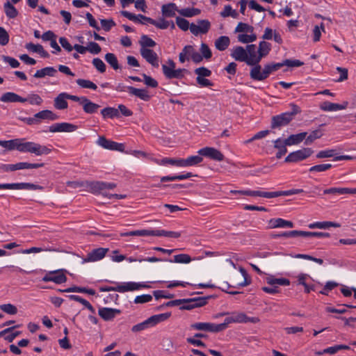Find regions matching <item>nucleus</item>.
<instances>
[{"label":"nucleus","instance_id":"obj_1","mask_svg":"<svg viewBox=\"0 0 356 356\" xmlns=\"http://www.w3.org/2000/svg\"><path fill=\"white\" fill-rule=\"evenodd\" d=\"M17 150L21 152H29L36 156L47 155L51 152V149L45 145L33 142H22V139H18Z\"/></svg>","mask_w":356,"mask_h":356},{"label":"nucleus","instance_id":"obj_2","mask_svg":"<svg viewBox=\"0 0 356 356\" xmlns=\"http://www.w3.org/2000/svg\"><path fill=\"white\" fill-rule=\"evenodd\" d=\"M259 322L257 317H249L244 312H233L229 313V316L225 318L224 322L220 323L222 331L225 330L231 323H257Z\"/></svg>","mask_w":356,"mask_h":356},{"label":"nucleus","instance_id":"obj_3","mask_svg":"<svg viewBox=\"0 0 356 356\" xmlns=\"http://www.w3.org/2000/svg\"><path fill=\"white\" fill-rule=\"evenodd\" d=\"M170 316L171 314L169 312L152 316L143 322L134 325L131 327V331L133 332H138L147 330L149 327L155 326L156 324L161 322L166 321L170 318Z\"/></svg>","mask_w":356,"mask_h":356},{"label":"nucleus","instance_id":"obj_4","mask_svg":"<svg viewBox=\"0 0 356 356\" xmlns=\"http://www.w3.org/2000/svg\"><path fill=\"white\" fill-rule=\"evenodd\" d=\"M291 111L282 113L280 115L273 117L271 127L272 128H277L287 125L293 118L294 115L300 113V108L291 104Z\"/></svg>","mask_w":356,"mask_h":356},{"label":"nucleus","instance_id":"obj_5","mask_svg":"<svg viewBox=\"0 0 356 356\" xmlns=\"http://www.w3.org/2000/svg\"><path fill=\"white\" fill-rule=\"evenodd\" d=\"M200 156H191L186 159L164 158L159 163L161 165L170 164L177 167H188L195 165L202 161Z\"/></svg>","mask_w":356,"mask_h":356},{"label":"nucleus","instance_id":"obj_6","mask_svg":"<svg viewBox=\"0 0 356 356\" xmlns=\"http://www.w3.org/2000/svg\"><path fill=\"white\" fill-rule=\"evenodd\" d=\"M161 67L164 76L168 79H181L187 72V70L184 68L176 69V64L171 59H169L165 64H163Z\"/></svg>","mask_w":356,"mask_h":356},{"label":"nucleus","instance_id":"obj_7","mask_svg":"<svg viewBox=\"0 0 356 356\" xmlns=\"http://www.w3.org/2000/svg\"><path fill=\"white\" fill-rule=\"evenodd\" d=\"M85 188L87 191L92 193H102L105 190H111L116 187L115 183H108L104 181H84Z\"/></svg>","mask_w":356,"mask_h":356},{"label":"nucleus","instance_id":"obj_8","mask_svg":"<svg viewBox=\"0 0 356 356\" xmlns=\"http://www.w3.org/2000/svg\"><path fill=\"white\" fill-rule=\"evenodd\" d=\"M230 282L234 288L243 287L250 284L246 270L241 267L239 268L238 273H234L231 276Z\"/></svg>","mask_w":356,"mask_h":356},{"label":"nucleus","instance_id":"obj_9","mask_svg":"<svg viewBox=\"0 0 356 356\" xmlns=\"http://www.w3.org/2000/svg\"><path fill=\"white\" fill-rule=\"evenodd\" d=\"M314 151L309 147H304L301 149L291 152L286 158L285 162L297 163L309 157Z\"/></svg>","mask_w":356,"mask_h":356},{"label":"nucleus","instance_id":"obj_10","mask_svg":"<svg viewBox=\"0 0 356 356\" xmlns=\"http://www.w3.org/2000/svg\"><path fill=\"white\" fill-rule=\"evenodd\" d=\"M271 73L268 64L264 65L261 71V66L258 63L256 66L252 67L250 72L251 79L255 81H264L267 79Z\"/></svg>","mask_w":356,"mask_h":356},{"label":"nucleus","instance_id":"obj_11","mask_svg":"<svg viewBox=\"0 0 356 356\" xmlns=\"http://www.w3.org/2000/svg\"><path fill=\"white\" fill-rule=\"evenodd\" d=\"M191 329L194 330H201L209 332H222L220 324H215L212 323H195L191 325Z\"/></svg>","mask_w":356,"mask_h":356},{"label":"nucleus","instance_id":"obj_12","mask_svg":"<svg viewBox=\"0 0 356 356\" xmlns=\"http://www.w3.org/2000/svg\"><path fill=\"white\" fill-rule=\"evenodd\" d=\"M0 189L10 190H42V187L31 183L0 184Z\"/></svg>","mask_w":356,"mask_h":356},{"label":"nucleus","instance_id":"obj_13","mask_svg":"<svg viewBox=\"0 0 356 356\" xmlns=\"http://www.w3.org/2000/svg\"><path fill=\"white\" fill-rule=\"evenodd\" d=\"M109 251L108 248H99L88 252L83 259V263L95 262L102 260Z\"/></svg>","mask_w":356,"mask_h":356},{"label":"nucleus","instance_id":"obj_14","mask_svg":"<svg viewBox=\"0 0 356 356\" xmlns=\"http://www.w3.org/2000/svg\"><path fill=\"white\" fill-rule=\"evenodd\" d=\"M97 144L102 147L109 150H116L121 152L124 150V144L108 140L104 136H99L97 140Z\"/></svg>","mask_w":356,"mask_h":356},{"label":"nucleus","instance_id":"obj_15","mask_svg":"<svg viewBox=\"0 0 356 356\" xmlns=\"http://www.w3.org/2000/svg\"><path fill=\"white\" fill-rule=\"evenodd\" d=\"M246 52L248 53L247 65L250 66H256L261 60L260 54L255 44H248L246 46Z\"/></svg>","mask_w":356,"mask_h":356},{"label":"nucleus","instance_id":"obj_16","mask_svg":"<svg viewBox=\"0 0 356 356\" xmlns=\"http://www.w3.org/2000/svg\"><path fill=\"white\" fill-rule=\"evenodd\" d=\"M211 24L207 19H201L197 21V24H191L190 31L195 35L206 34L210 29Z\"/></svg>","mask_w":356,"mask_h":356},{"label":"nucleus","instance_id":"obj_17","mask_svg":"<svg viewBox=\"0 0 356 356\" xmlns=\"http://www.w3.org/2000/svg\"><path fill=\"white\" fill-rule=\"evenodd\" d=\"M67 277L61 270L49 271L42 277L44 282H53L56 284L65 283Z\"/></svg>","mask_w":356,"mask_h":356},{"label":"nucleus","instance_id":"obj_18","mask_svg":"<svg viewBox=\"0 0 356 356\" xmlns=\"http://www.w3.org/2000/svg\"><path fill=\"white\" fill-rule=\"evenodd\" d=\"M200 156H203L211 159L221 161L224 160V155L218 149L213 147H206L198 151Z\"/></svg>","mask_w":356,"mask_h":356},{"label":"nucleus","instance_id":"obj_19","mask_svg":"<svg viewBox=\"0 0 356 356\" xmlns=\"http://www.w3.org/2000/svg\"><path fill=\"white\" fill-rule=\"evenodd\" d=\"M77 129V126L68 122L55 123L49 127V131L55 132H73Z\"/></svg>","mask_w":356,"mask_h":356},{"label":"nucleus","instance_id":"obj_20","mask_svg":"<svg viewBox=\"0 0 356 356\" xmlns=\"http://www.w3.org/2000/svg\"><path fill=\"white\" fill-rule=\"evenodd\" d=\"M121 15L127 17L129 20H131L135 22H140L142 24H146L147 23H149L154 25V24H155L154 19L143 15H136L126 10L121 11Z\"/></svg>","mask_w":356,"mask_h":356},{"label":"nucleus","instance_id":"obj_21","mask_svg":"<svg viewBox=\"0 0 356 356\" xmlns=\"http://www.w3.org/2000/svg\"><path fill=\"white\" fill-rule=\"evenodd\" d=\"M142 57L154 67H159V56L152 49L140 48Z\"/></svg>","mask_w":356,"mask_h":356},{"label":"nucleus","instance_id":"obj_22","mask_svg":"<svg viewBox=\"0 0 356 356\" xmlns=\"http://www.w3.org/2000/svg\"><path fill=\"white\" fill-rule=\"evenodd\" d=\"M143 287H147L145 284L136 283V282H124L116 286V291L120 293H124L126 291H133L138 290Z\"/></svg>","mask_w":356,"mask_h":356},{"label":"nucleus","instance_id":"obj_23","mask_svg":"<svg viewBox=\"0 0 356 356\" xmlns=\"http://www.w3.org/2000/svg\"><path fill=\"white\" fill-rule=\"evenodd\" d=\"M120 313V310L118 309H113L108 307H102L98 311L99 315L104 321H111Z\"/></svg>","mask_w":356,"mask_h":356},{"label":"nucleus","instance_id":"obj_24","mask_svg":"<svg viewBox=\"0 0 356 356\" xmlns=\"http://www.w3.org/2000/svg\"><path fill=\"white\" fill-rule=\"evenodd\" d=\"M231 56L236 60L245 62L247 63L248 53L246 52V48L244 49L241 46H237L233 48L232 50Z\"/></svg>","mask_w":356,"mask_h":356},{"label":"nucleus","instance_id":"obj_25","mask_svg":"<svg viewBox=\"0 0 356 356\" xmlns=\"http://www.w3.org/2000/svg\"><path fill=\"white\" fill-rule=\"evenodd\" d=\"M0 100L3 102H21L24 103L26 102V99L24 97H20L17 94L13 92H7L3 93L1 97Z\"/></svg>","mask_w":356,"mask_h":356},{"label":"nucleus","instance_id":"obj_26","mask_svg":"<svg viewBox=\"0 0 356 356\" xmlns=\"http://www.w3.org/2000/svg\"><path fill=\"white\" fill-rule=\"evenodd\" d=\"M348 102H344L343 104H339L336 103H332L330 102H324L320 106L321 110L324 111H336L339 110H343L346 108Z\"/></svg>","mask_w":356,"mask_h":356},{"label":"nucleus","instance_id":"obj_27","mask_svg":"<svg viewBox=\"0 0 356 356\" xmlns=\"http://www.w3.org/2000/svg\"><path fill=\"white\" fill-rule=\"evenodd\" d=\"M128 92L130 95L136 96L143 101H149L151 98L148 91L145 89L136 88L134 87H129Z\"/></svg>","mask_w":356,"mask_h":356},{"label":"nucleus","instance_id":"obj_28","mask_svg":"<svg viewBox=\"0 0 356 356\" xmlns=\"http://www.w3.org/2000/svg\"><path fill=\"white\" fill-rule=\"evenodd\" d=\"M195 48L192 45L185 46L182 51L179 53V60L181 63H185L186 60L191 59L193 55Z\"/></svg>","mask_w":356,"mask_h":356},{"label":"nucleus","instance_id":"obj_29","mask_svg":"<svg viewBox=\"0 0 356 356\" xmlns=\"http://www.w3.org/2000/svg\"><path fill=\"white\" fill-rule=\"evenodd\" d=\"M269 224L271 228H291L293 227V223L291 221L282 218L271 219Z\"/></svg>","mask_w":356,"mask_h":356},{"label":"nucleus","instance_id":"obj_30","mask_svg":"<svg viewBox=\"0 0 356 356\" xmlns=\"http://www.w3.org/2000/svg\"><path fill=\"white\" fill-rule=\"evenodd\" d=\"M57 73L56 69L53 67H46L35 72L33 76L37 79L44 78L48 76H55Z\"/></svg>","mask_w":356,"mask_h":356},{"label":"nucleus","instance_id":"obj_31","mask_svg":"<svg viewBox=\"0 0 356 356\" xmlns=\"http://www.w3.org/2000/svg\"><path fill=\"white\" fill-rule=\"evenodd\" d=\"M307 136V132H302L298 134H293L285 139V144L288 146L298 145Z\"/></svg>","mask_w":356,"mask_h":356},{"label":"nucleus","instance_id":"obj_32","mask_svg":"<svg viewBox=\"0 0 356 356\" xmlns=\"http://www.w3.org/2000/svg\"><path fill=\"white\" fill-rule=\"evenodd\" d=\"M156 229L149 230V229H140V230H135L131 231L128 232L121 233V236H156Z\"/></svg>","mask_w":356,"mask_h":356},{"label":"nucleus","instance_id":"obj_33","mask_svg":"<svg viewBox=\"0 0 356 356\" xmlns=\"http://www.w3.org/2000/svg\"><path fill=\"white\" fill-rule=\"evenodd\" d=\"M65 95L66 92H61L54 99V107L56 109L63 110L67 108V99Z\"/></svg>","mask_w":356,"mask_h":356},{"label":"nucleus","instance_id":"obj_34","mask_svg":"<svg viewBox=\"0 0 356 356\" xmlns=\"http://www.w3.org/2000/svg\"><path fill=\"white\" fill-rule=\"evenodd\" d=\"M83 109L84 112L89 114H92L97 112V109L100 107L99 104L93 103L88 98L85 97L82 102Z\"/></svg>","mask_w":356,"mask_h":356},{"label":"nucleus","instance_id":"obj_35","mask_svg":"<svg viewBox=\"0 0 356 356\" xmlns=\"http://www.w3.org/2000/svg\"><path fill=\"white\" fill-rule=\"evenodd\" d=\"M257 38V35L254 33V31L252 32L240 33L237 36L238 41L243 44H248L254 42Z\"/></svg>","mask_w":356,"mask_h":356},{"label":"nucleus","instance_id":"obj_36","mask_svg":"<svg viewBox=\"0 0 356 356\" xmlns=\"http://www.w3.org/2000/svg\"><path fill=\"white\" fill-rule=\"evenodd\" d=\"M177 10V6L175 3H170L162 6L161 12L162 15L166 17H172L175 15Z\"/></svg>","mask_w":356,"mask_h":356},{"label":"nucleus","instance_id":"obj_37","mask_svg":"<svg viewBox=\"0 0 356 356\" xmlns=\"http://www.w3.org/2000/svg\"><path fill=\"white\" fill-rule=\"evenodd\" d=\"M287 145V144H285V140H282L280 138H278L274 141V147L278 149V152L276 154V157L277 159H280L286 153L287 149L286 146Z\"/></svg>","mask_w":356,"mask_h":356},{"label":"nucleus","instance_id":"obj_38","mask_svg":"<svg viewBox=\"0 0 356 356\" xmlns=\"http://www.w3.org/2000/svg\"><path fill=\"white\" fill-rule=\"evenodd\" d=\"M230 44L229 38L227 36H220L215 41V47L219 51H225Z\"/></svg>","mask_w":356,"mask_h":356},{"label":"nucleus","instance_id":"obj_39","mask_svg":"<svg viewBox=\"0 0 356 356\" xmlns=\"http://www.w3.org/2000/svg\"><path fill=\"white\" fill-rule=\"evenodd\" d=\"M34 117L38 119L50 120H56L58 118V116L56 114L49 110L40 111L35 114Z\"/></svg>","mask_w":356,"mask_h":356},{"label":"nucleus","instance_id":"obj_40","mask_svg":"<svg viewBox=\"0 0 356 356\" xmlns=\"http://www.w3.org/2000/svg\"><path fill=\"white\" fill-rule=\"evenodd\" d=\"M243 195L253 197L259 196L266 198H274V192H263L260 191L245 190Z\"/></svg>","mask_w":356,"mask_h":356},{"label":"nucleus","instance_id":"obj_41","mask_svg":"<svg viewBox=\"0 0 356 356\" xmlns=\"http://www.w3.org/2000/svg\"><path fill=\"white\" fill-rule=\"evenodd\" d=\"M324 195H330L332 196L347 194V188L344 187H331L323 191Z\"/></svg>","mask_w":356,"mask_h":356},{"label":"nucleus","instance_id":"obj_42","mask_svg":"<svg viewBox=\"0 0 356 356\" xmlns=\"http://www.w3.org/2000/svg\"><path fill=\"white\" fill-rule=\"evenodd\" d=\"M266 282L272 286H277V285L289 286L290 281L285 278H275L269 277L266 278Z\"/></svg>","mask_w":356,"mask_h":356},{"label":"nucleus","instance_id":"obj_43","mask_svg":"<svg viewBox=\"0 0 356 356\" xmlns=\"http://www.w3.org/2000/svg\"><path fill=\"white\" fill-rule=\"evenodd\" d=\"M271 50V44L264 40L259 44L258 53L260 54L261 59L266 57Z\"/></svg>","mask_w":356,"mask_h":356},{"label":"nucleus","instance_id":"obj_44","mask_svg":"<svg viewBox=\"0 0 356 356\" xmlns=\"http://www.w3.org/2000/svg\"><path fill=\"white\" fill-rule=\"evenodd\" d=\"M140 48L149 49L156 46V42L147 35H143L138 42Z\"/></svg>","mask_w":356,"mask_h":356},{"label":"nucleus","instance_id":"obj_45","mask_svg":"<svg viewBox=\"0 0 356 356\" xmlns=\"http://www.w3.org/2000/svg\"><path fill=\"white\" fill-rule=\"evenodd\" d=\"M193 174L191 172H187L186 174L183 175H179L176 176H164L161 178V181H172L175 180H184L188 179L191 177H193Z\"/></svg>","mask_w":356,"mask_h":356},{"label":"nucleus","instance_id":"obj_46","mask_svg":"<svg viewBox=\"0 0 356 356\" xmlns=\"http://www.w3.org/2000/svg\"><path fill=\"white\" fill-rule=\"evenodd\" d=\"M105 60L115 70L120 68L118 58L114 54L107 53L105 55Z\"/></svg>","mask_w":356,"mask_h":356},{"label":"nucleus","instance_id":"obj_47","mask_svg":"<svg viewBox=\"0 0 356 356\" xmlns=\"http://www.w3.org/2000/svg\"><path fill=\"white\" fill-rule=\"evenodd\" d=\"M192 260L190 255L187 254H179L175 255L173 259L169 260V261L178 264H189Z\"/></svg>","mask_w":356,"mask_h":356},{"label":"nucleus","instance_id":"obj_48","mask_svg":"<svg viewBox=\"0 0 356 356\" xmlns=\"http://www.w3.org/2000/svg\"><path fill=\"white\" fill-rule=\"evenodd\" d=\"M63 292L70 293V292H75V293H88L89 295H95V291L92 289H86L83 287H78V286H73L67 288L63 291Z\"/></svg>","mask_w":356,"mask_h":356},{"label":"nucleus","instance_id":"obj_49","mask_svg":"<svg viewBox=\"0 0 356 356\" xmlns=\"http://www.w3.org/2000/svg\"><path fill=\"white\" fill-rule=\"evenodd\" d=\"M101 113L103 118H113L115 117H119V111L118 108H115L113 107H106L102 110Z\"/></svg>","mask_w":356,"mask_h":356},{"label":"nucleus","instance_id":"obj_50","mask_svg":"<svg viewBox=\"0 0 356 356\" xmlns=\"http://www.w3.org/2000/svg\"><path fill=\"white\" fill-rule=\"evenodd\" d=\"M4 10L6 16L9 18H15L18 15L17 9L9 1L4 3Z\"/></svg>","mask_w":356,"mask_h":356},{"label":"nucleus","instance_id":"obj_51","mask_svg":"<svg viewBox=\"0 0 356 356\" xmlns=\"http://www.w3.org/2000/svg\"><path fill=\"white\" fill-rule=\"evenodd\" d=\"M200 10L195 8H187L179 10L181 15L186 17H191L193 16L198 15L200 13Z\"/></svg>","mask_w":356,"mask_h":356},{"label":"nucleus","instance_id":"obj_52","mask_svg":"<svg viewBox=\"0 0 356 356\" xmlns=\"http://www.w3.org/2000/svg\"><path fill=\"white\" fill-rule=\"evenodd\" d=\"M323 133L320 129L313 131L308 136H306L305 144L306 145L312 144L316 139L321 138Z\"/></svg>","mask_w":356,"mask_h":356},{"label":"nucleus","instance_id":"obj_53","mask_svg":"<svg viewBox=\"0 0 356 356\" xmlns=\"http://www.w3.org/2000/svg\"><path fill=\"white\" fill-rule=\"evenodd\" d=\"M254 31V27L243 22H239L236 27L235 28L234 33H245L248 32H252Z\"/></svg>","mask_w":356,"mask_h":356},{"label":"nucleus","instance_id":"obj_54","mask_svg":"<svg viewBox=\"0 0 356 356\" xmlns=\"http://www.w3.org/2000/svg\"><path fill=\"white\" fill-rule=\"evenodd\" d=\"M181 235V233L179 232H171V231H165L163 229H156V236H165L170 238H179Z\"/></svg>","mask_w":356,"mask_h":356},{"label":"nucleus","instance_id":"obj_55","mask_svg":"<svg viewBox=\"0 0 356 356\" xmlns=\"http://www.w3.org/2000/svg\"><path fill=\"white\" fill-rule=\"evenodd\" d=\"M332 167L330 163L318 164L311 167L309 170L310 172H322L330 170Z\"/></svg>","mask_w":356,"mask_h":356},{"label":"nucleus","instance_id":"obj_56","mask_svg":"<svg viewBox=\"0 0 356 356\" xmlns=\"http://www.w3.org/2000/svg\"><path fill=\"white\" fill-rule=\"evenodd\" d=\"M69 298L74 301L79 302L81 303V305H84L86 308H88L91 312H95V309L92 305L86 300L82 298L81 297L79 296L75 295H71L69 296Z\"/></svg>","mask_w":356,"mask_h":356},{"label":"nucleus","instance_id":"obj_57","mask_svg":"<svg viewBox=\"0 0 356 356\" xmlns=\"http://www.w3.org/2000/svg\"><path fill=\"white\" fill-rule=\"evenodd\" d=\"M18 139L10 140H0V146L8 150L17 149Z\"/></svg>","mask_w":356,"mask_h":356},{"label":"nucleus","instance_id":"obj_58","mask_svg":"<svg viewBox=\"0 0 356 356\" xmlns=\"http://www.w3.org/2000/svg\"><path fill=\"white\" fill-rule=\"evenodd\" d=\"M154 26L161 29H165L170 26L171 29H175V26L173 22L170 23L168 21L165 20L163 18H160L158 21L155 20Z\"/></svg>","mask_w":356,"mask_h":356},{"label":"nucleus","instance_id":"obj_59","mask_svg":"<svg viewBox=\"0 0 356 356\" xmlns=\"http://www.w3.org/2000/svg\"><path fill=\"white\" fill-rule=\"evenodd\" d=\"M303 192L304 191L302 189H291L283 191H274V197L299 194Z\"/></svg>","mask_w":356,"mask_h":356},{"label":"nucleus","instance_id":"obj_60","mask_svg":"<svg viewBox=\"0 0 356 356\" xmlns=\"http://www.w3.org/2000/svg\"><path fill=\"white\" fill-rule=\"evenodd\" d=\"M76 83L83 88H89L92 90H96L97 88V86L95 83L86 79H77Z\"/></svg>","mask_w":356,"mask_h":356},{"label":"nucleus","instance_id":"obj_61","mask_svg":"<svg viewBox=\"0 0 356 356\" xmlns=\"http://www.w3.org/2000/svg\"><path fill=\"white\" fill-rule=\"evenodd\" d=\"M25 99L31 105H41L43 102L41 97L37 94H30Z\"/></svg>","mask_w":356,"mask_h":356},{"label":"nucleus","instance_id":"obj_62","mask_svg":"<svg viewBox=\"0 0 356 356\" xmlns=\"http://www.w3.org/2000/svg\"><path fill=\"white\" fill-rule=\"evenodd\" d=\"M220 15L223 17L231 16L233 18H236L238 17V13L235 10H233L229 5H227L225 6L223 10L220 13Z\"/></svg>","mask_w":356,"mask_h":356},{"label":"nucleus","instance_id":"obj_63","mask_svg":"<svg viewBox=\"0 0 356 356\" xmlns=\"http://www.w3.org/2000/svg\"><path fill=\"white\" fill-rule=\"evenodd\" d=\"M92 63L93 66L99 71L100 73H104L106 72V67L105 63L99 58H93Z\"/></svg>","mask_w":356,"mask_h":356},{"label":"nucleus","instance_id":"obj_64","mask_svg":"<svg viewBox=\"0 0 356 356\" xmlns=\"http://www.w3.org/2000/svg\"><path fill=\"white\" fill-rule=\"evenodd\" d=\"M0 309L6 314L14 315L17 312V307L12 304H4L0 305Z\"/></svg>","mask_w":356,"mask_h":356}]
</instances>
